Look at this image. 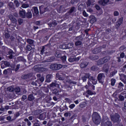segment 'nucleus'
<instances>
[{
	"instance_id": "18",
	"label": "nucleus",
	"mask_w": 126,
	"mask_h": 126,
	"mask_svg": "<svg viewBox=\"0 0 126 126\" xmlns=\"http://www.w3.org/2000/svg\"><path fill=\"white\" fill-rule=\"evenodd\" d=\"M120 80H121L122 82L124 83L125 84H126V75L125 74H122L120 77Z\"/></svg>"
},
{
	"instance_id": "22",
	"label": "nucleus",
	"mask_w": 126,
	"mask_h": 126,
	"mask_svg": "<svg viewBox=\"0 0 126 126\" xmlns=\"http://www.w3.org/2000/svg\"><path fill=\"white\" fill-rule=\"evenodd\" d=\"M31 74L29 73L27 74H24L22 76L21 78L22 79H28V78H31Z\"/></svg>"
},
{
	"instance_id": "21",
	"label": "nucleus",
	"mask_w": 126,
	"mask_h": 126,
	"mask_svg": "<svg viewBox=\"0 0 126 126\" xmlns=\"http://www.w3.org/2000/svg\"><path fill=\"white\" fill-rule=\"evenodd\" d=\"M46 118H47V115H46V113H43L39 115L38 119H39V120L44 121Z\"/></svg>"
},
{
	"instance_id": "3",
	"label": "nucleus",
	"mask_w": 126,
	"mask_h": 126,
	"mask_svg": "<svg viewBox=\"0 0 126 126\" xmlns=\"http://www.w3.org/2000/svg\"><path fill=\"white\" fill-rule=\"evenodd\" d=\"M63 65L62 64L53 63L50 65V68L52 70H59L63 68Z\"/></svg>"
},
{
	"instance_id": "60",
	"label": "nucleus",
	"mask_w": 126,
	"mask_h": 126,
	"mask_svg": "<svg viewBox=\"0 0 126 126\" xmlns=\"http://www.w3.org/2000/svg\"><path fill=\"white\" fill-rule=\"evenodd\" d=\"M33 126H40V124H39V121L36 120V122L34 123Z\"/></svg>"
},
{
	"instance_id": "55",
	"label": "nucleus",
	"mask_w": 126,
	"mask_h": 126,
	"mask_svg": "<svg viewBox=\"0 0 126 126\" xmlns=\"http://www.w3.org/2000/svg\"><path fill=\"white\" fill-rule=\"evenodd\" d=\"M114 16H119L120 15V13H119V11H115L113 13Z\"/></svg>"
},
{
	"instance_id": "58",
	"label": "nucleus",
	"mask_w": 126,
	"mask_h": 126,
	"mask_svg": "<svg viewBox=\"0 0 126 126\" xmlns=\"http://www.w3.org/2000/svg\"><path fill=\"white\" fill-rule=\"evenodd\" d=\"M83 15L85 17H87L88 16V14H87V13L86 12V11L85 10H84L83 11Z\"/></svg>"
},
{
	"instance_id": "10",
	"label": "nucleus",
	"mask_w": 126,
	"mask_h": 126,
	"mask_svg": "<svg viewBox=\"0 0 126 126\" xmlns=\"http://www.w3.org/2000/svg\"><path fill=\"white\" fill-rule=\"evenodd\" d=\"M10 65V63L7 61H3L2 63L0 64L1 68H5L7 66H9Z\"/></svg>"
},
{
	"instance_id": "33",
	"label": "nucleus",
	"mask_w": 126,
	"mask_h": 126,
	"mask_svg": "<svg viewBox=\"0 0 126 126\" xmlns=\"http://www.w3.org/2000/svg\"><path fill=\"white\" fill-rule=\"evenodd\" d=\"M27 42L29 45H31V46H33V45H34V40L33 39H28Z\"/></svg>"
},
{
	"instance_id": "50",
	"label": "nucleus",
	"mask_w": 126,
	"mask_h": 126,
	"mask_svg": "<svg viewBox=\"0 0 126 126\" xmlns=\"http://www.w3.org/2000/svg\"><path fill=\"white\" fill-rule=\"evenodd\" d=\"M61 59L62 60L63 63H64V62L66 61V56L64 55L63 56H62Z\"/></svg>"
},
{
	"instance_id": "19",
	"label": "nucleus",
	"mask_w": 126,
	"mask_h": 126,
	"mask_svg": "<svg viewBox=\"0 0 126 126\" xmlns=\"http://www.w3.org/2000/svg\"><path fill=\"white\" fill-rule=\"evenodd\" d=\"M33 54H34V50H31V51L30 52L29 54L28 55V59L29 61L32 60L33 58Z\"/></svg>"
},
{
	"instance_id": "28",
	"label": "nucleus",
	"mask_w": 126,
	"mask_h": 126,
	"mask_svg": "<svg viewBox=\"0 0 126 126\" xmlns=\"http://www.w3.org/2000/svg\"><path fill=\"white\" fill-rule=\"evenodd\" d=\"M58 24L57 23V22L55 21H52L50 22L49 24L48 25L49 27H55Z\"/></svg>"
},
{
	"instance_id": "43",
	"label": "nucleus",
	"mask_w": 126,
	"mask_h": 126,
	"mask_svg": "<svg viewBox=\"0 0 126 126\" xmlns=\"http://www.w3.org/2000/svg\"><path fill=\"white\" fill-rule=\"evenodd\" d=\"M13 51H9V55H10V56H8L9 59H11L13 58Z\"/></svg>"
},
{
	"instance_id": "31",
	"label": "nucleus",
	"mask_w": 126,
	"mask_h": 126,
	"mask_svg": "<svg viewBox=\"0 0 126 126\" xmlns=\"http://www.w3.org/2000/svg\"><path fill=\"white\" fill-rule=\"evenodd\" d=\"M84 7H85V4H80L78 7V10H80V11H81L84 9Z\"/></svg>"
},
{
	"instance_id": "46",
	"label": "nucleus",
	"mask_w": 126,
	"mask_h": 126,
	"mask_svg": "<svg viewBox=\"0 0 126 126\" xmlns=\"http://www.w3.org/2000/svg\"><path fill=\"white\" fill-rule=\"evenodd\" d=\"M19 68H20V64H17L16 67L15 68L14 70L15 72H17V71H18L19 70Z\"/></svg>"
},
{
	"instance_id": "11",
	"label": "nucleus",
	"mask_w": 126,
	"mask_h": 126,
	"mask_svg": "<svg viewBox=\"0 0 126 126\" xmlns=\"http://www.w3.org/2000/svg\"><path fill=\"white\" fill-rule=\"evenodd\" d=\"M90 74H89V73H86L85 74V75L81 77V79L83 81V82H85L86 81H87V78L89 80L90 79Z\"/></svg>"
},
{
	"instance_id": "30",
	"label": "nucleus",
	"mask_w": 126,
	"mask_h": 126,
	"mask_svg": "<svg viewBox=\"0 0 126 126\" xmlns=\"http://www.w3.org/2000/svg\"><path fill=\"white\" fill-rule=\"evenodd\" d=\"M24 122H26L27 126H31L32 125V123H31V122L29 121V120L28 118H25L24 119Z\"/></svg>"
},
{
	"instance_id": "7",
	"label": "nucleus",
	"mask_w": 126,
	"mask_h": 126,
	"mask_svg": "<svg viewBox=\"0 0 126 126\" xmlns=\"http://www.w3.org/2000/svg\"><path fill=\"white\" fill-rule=\"evenodd\" d=\"M33 68L34 71L37 72H42L44 70V67L42 66V64H38L34 65Z\"/></svg>"
},
{
	"instance_id": "64",
	"label": "nucleus",
	"mask_w": 126,
	"mask_h": 126,
	"mask_svg": "<svg viewBox=\"0 0 126 126\" xmlns=\"http://www.w3.org/2000/svg\"><path fill=\"white\" fill-rule=\"evenodd\" d=\"M74 107H75V104H71L69 106V108H70V109H73Z\"/></svg>"
},
{
	"instance_id": "52",
	"label": "nucleus",
	"mask_w": 126,
	"mask_h": 126,
	"mask_svg": "<svg viewBox=\"0 0 126 126\" xmlns=\"http://www.w3.org/2000/svg\"><path fill=\"white\" fill-rule=\"evenodd\" d=\"M55 61V57L52 56L48 58V62H54Z\"/></svg>"
},
{
	"instance_id": "36",
	"label": "nucleus",
	"mask_w": 126,
	"mask_h": 126,
	"mask_svg": "<svg viewBox=\"0 0 126 126\" xmlns=\"http://www.w3.org/2000/svg\"><path fill=\"white\" fill-rule=\"evenodd\" d=\"M25 17L27 18H32V13L31 12H28L26 13Z\"/></svg>"
},
{
	"instance_id": "2",
	"label": "nucleus",
	"mask_w": 126,
	"mask_h": 126,
	"mask_svg": "<svg viewBox=\"0 0 126 126\" xmlns=\"http://www.w3.org/2000/svg\"><path fill=\"white\" fill-rule=\"evenodd\" d=\"M110 120L114 124H120L121 123V116L118 113L110 115Z\"/></svg>"
},
{
	"instance_id": "6",
	"label": "nucleus",
	"mask_w": 126,
	"mask_h": 126,
	"mask_svg": "<svg viewBox=\"0 0 126 126\" xmlns=\"http://www.w3.org/2000/svg\"><path fill=\"white\" fill-rule=\"evenodd\" d=\"M108 62H109L108 57H105L98 60L97 61V63L98 65H102V64H104V63H108Z\"/></svg>"
},
{
	"instance_id": "27",
	"label": "nucleus",
	"mask_w": 126,
	"mask_h": 126,
	"mask_svg": "<svg viewBox=\"0 0 126 126\" xmlns=\"http://www.w3.org/2000/svg\"><path fill=\"white\" fill-rule=\"evenodd\" d=\"M9 18L10 20L13 22V23H14L15 24H16L17 23V20L13 16H10Z\"/></svg>"
},
{
	"instance_id": "42",
	"label": "nucleus",
	"mask_w": 126,
	"mask_h": 126,
	"mask_svg": "<svg viewBox=\"0 0 126 126\" xmlns=\"http://www.w3.org/2000/svg\"><path fill=\"white\" fill-rule=\"evenodd\" d=\"M118 98L119 101H124L125 100V96H123L122 94H119Z\"/></svg>"
},
{
	"instance_id": "37",
	"label": "nucleus",
	"mask_w": 126,
	"mask_h": 126,
	"mask_svg": "<svg viewBox=\"0 0 126 126\" xmlns=\"http://www.w3.org/2000/svg\"><path fill=\"white\" fill-rule=\"evenodd\" d=\"M28 100H29V101H33V100H34V95H33V94L29 95Z\"/></svg>"
},
{
	"instance_id": "41",
	"label": "nucleus",
	"mask_w": 126,
	"mask_h": 126,
	"mask_svg": "<svg viewBox=\"0 0 126 126\" xmlns=\"http://www.w3.org/2000/svg\"><path fill=\"white\" fill-rule=\"evenodd\" d=\"M115 84H116L115 79L112 78L111 79V86H115Z\"/></svg>"
},
{
	"instance_id": "9",
	"label": "nucleus",
	"mask_w": 126,
	"mask_h": 126,
	"mask_svg": "<svg viewBox=\"0 0 126 126\" xmlns=\"http://www.w3.org/2000/svg\"><path fill=\"white\" fill-rule=\"evenodd\" d=\"M56 78L59 80H64V74L59 72L56 74Z\"/></svg>"
},
{
	"instance_id": "15",
	"label": "nucleus",
	"mask_w": 126,
	"mask_h": 126,
	"mask_svg": "<svg viewBox=\"0 0 126 126\" xmlns=\"http://www.w3.org/2000/svg\"><path fill=\"white\" fill-rule=\"evenodd\" d=\"M19 15L22 18H25L26 11L24 9H22V10H20L19 11Z\"/></svg>"
},
{
	"instance_id": "56",
	"label": "nucleus",
	"mask_w": 126,
	"mask_h": 126,
	"mask_svg": "<svg viewBox=\"0 0 126 126\" xmlns=\"http://www.w3.org/2000/svg\"><path fill=\"white\" fill-rule=\"evenodd\" d=\"M19 116H20V113L19 112H16L14 114V118H18V117H19Z\"/></svg>"
},
{
	"instance_id": "25",
	"label": "nucleus",
	"mask_w": 126,
	"mask_h": 126,
	"mask_svg": "<svg viewBox=\"0 0 126 126\" xmlns=\"http://www.w3.org/2000/svg\"><path fill=\"white\" fill-rule=\"evenodd\" d=\"M118 90L121 92V91H123L124 88V84L122 82H120L118 84Z\"/></svg>"
},
{
	"instance_id": "32",
	"label": "nucleus",
	"mask_w": 126,
	"mask_h": 126,
	"mask_svg": "<svg viewBox=\"0 0 126 126\" xmlns=\"http://www.w3.org/2000/svg\"><path fill=\"white\" fill-rule=\"evenodd\" d=\"M91 70L93 71H98V70H99V67L97 66L93 65L91 67Z\"/></svg>"
},
{
	"instance_id": "51",
	"label": "nucleus",
	"mask_w": 126,
	"mask_h": 126,
	"mask_svg": "<svg viewBox=\"0 0 126 126\" xmlns=\"http://www.w3.org/2000/svg\"><path fill=\"white\" fill-rule=\"evenodd\" d=\"M87 93L88 94V95H94V93H93V92H92L90 90H88V91H87Z\"/></svg>"
},
{
	"instance_id": "14",
	"label": "nucleus",
	"mask_w": 126,
	"mask_h": 126,
	"mask_svg": "<svg viewBox=\"0 0 126 126\" xmlns=\"http://www.w3.org/2000/svg\"><path fill=\"white\" fill-rule=\"evenodd\" d=\"M109 64H105L102 67V70L104 71L105 73H108L109 72Z\"/></svg>"
},
{
	"instance_id": "39",
	"label": "nucleus",
	"mask_w": 126,
	"mask_h": 126,
	"mask_svg": "<svg viewBox=\"0 0 126 126\" xmlns=\"http://www.w3.org/2000/svg\"><path fill=\"white\" fill-rule=\"evenodd\" d=\"M96 21V18L94 16H93V17L91 19L90 22L92 24H93V23H95Z\"/></svg>"
},
{
	"instance_id": "61",
	"label": "nucleus",
	"mask_w": 126,
	"mask_h": 126,
	"mask_svg": "<svg viewBox=\"0 0 126 126\" xmlns=\"http://www.w3.org/2000/svg\"><path fill=\"white\" fill-rule=\"evenodd\" d=\"M126 49V46L123 45L121 46L119 48L120 51H124Z\"/></svg>"
},
{
	"instance_id": "44",
	"label": "nucleus",
	"mask_w": 126,
	"mask_h": 126,
	"mask_svg": "<svg viewBox=\"0 0 126 126\" xmlns=\"http://www.w3.org/2000/svg\"><path fill=\"white\" fill-rule=\"evenodd\" d=\"M56 117H57V114L53 112L50 114L49 118L50 119H54V118H56Z\"/></svg>"
},
{
	"instance_id": "24",
	"label": "nucleus",
	"mask_w": 126,
	"mask_h": 126,
	"mask_svg": "<svg viewBox=\"0 0 126 126\" xmlns=\"http://www.w3.org/2000/svg\"><path fill=\"white\" fill-rule=\"evenodd\" d=\"M32 13L33 15H37V14H39V10L38 9L37 7H33V11H32Z\"/></svg>"
},
{
	"instance_id": "53",
	"label": "nucleus",
	"mask_w": 126,
	"mask_h": 126,
	"mask_svg": "<svg viewBox=\"0 0 126 126\" xmlns=\"http://www.w3.org/2000/svg\"><path fill=\"white\" fill-rule=\"evenodd\" d=\"M18 22L19 25H21L22 23H23V19L22 18H20L18 19Z\"/></svg>"
},
{
	"instance_id": "26",
	"label": "nucleus",
	"mask_w": 126,
	"mask_h": 126,
	"mask_svg": "<svg viewBox=\"0 0 126 126\" xmlns=\"http://www.w3.org/2000/svg\"><path fill=\"white\" fill-rule=\"evenodd\" d=\"M75 9V7L74 6L71 7L69 9V10L66 13V14H68L69 15H70L71 13L74 12Z\"/></svg>"
},
{
	"instance_id": "34",
	"label": "nucleus",
	"mask_w": 126,
	"mask_h": 126,
	"mask_svg": "<svg viewBox=\"0 0 126 126\" xmlns=\"http://www.w3.org/2000/svg\"><path fill=\"white\" fill-rule=\"evenodd\" d=\"M44 80H45L44 77H41L39 80L36 81V82L38 83L39 84H41V83H43V82H44Z\"/></svg>"
},
{
	"instance_id": "62",
	"label": "nucleus",
	"mask_w": 126,
	"mask_h": 126,
	"mask_svg": "<svg viewBox=\"0 0 126 126\" xmlns=\"http://www.w3.org/2000/svg\"><path fill=\"white\" fill-rule=\"evenodd\" d=\"M68 61L70 63H73V62H75V58H69Z\"/></svg>"
},
{
	"instance_id": "38",
	"label": "nucleus",
	"mask_w": 126,
	"mask_h": 126,
	"mask_svg": "<svg viewBox=\"0 0 126 126\" xmlns=\"http://www.w3.org/2000/svg\"><path fill=\"white\" fill-rule=\"evenodd\" d=\"M104 126H113V124H112V122L107 121L104 123Z\"/></svg>"
},
{
	"instance_id": "12",
	"label": "nucleus",
	"mask_w": 126,
	"mask_h": 126,
	"mask_svg": "<svg viewBox=\"0 0 126 126\" xmlns=\"http://www.w3.org/2000/svg\"><path fill=\"white\" fill-rule=\"evenodd\" d=\"M89 81H91L92 83L94 84V85H96L98 82V80L96 79L95 77H93L92 76H90Z\"/></svg>"
},
{
	"instance_id": "16",
	"label": "nucleus",
	"mask_w": 126,
	"mask_h": 126,
	"mask_svg": "<svg viewBox=\"0 0 126 126\" xmlns=\"http://www.w3.org/2000/svg\"><path fill=\"white\" fill-rule=\"evenodd\" d=\"M61 91L60 90L59 88H55L52 91V93L55 95H60V93H61Z\"/></svg>"
},
{
	"instance_id": "59",
	"label": "nucleus",
	"mask_w": 126,
	"mask_h": 126,
	"mask_svg": "<svg viewBox=\"0 0 126 126\" xmlns=\"http://www.w3.org/2000/svg\"><path fill=\"white\" fill-rule=\"evenodd\" d=\"M119 58H121V59H124V58H125V53L122 52L120 55Z\"/></svg>"
},
{
	"instance_id": "40",
	"label": "nucleus",
	"mask_w": 126,
	"mask_h": 126,
	"mask_svg": "<svg viewBox=\"0 0 126 126\" xmlns=\"http://www.w3.org/2000/svg\"><path fill=\"white\" fill-rule=\"evenodd\" d=\"M60 49H63V50H65L67 49V45L65 44H63L62 45L60 46Z\"/></svg>"
},
{
	"instance_id": "23",
	"label": "nucleus",
	"mask_w": 126,
	"mask_h": 126,
	"mask_svg": "<svg viewBox=\"0 0 126 126\" xmlns=\"http://www.w3.org/2000/svg\"><path fill=\"white\" fill-rule=\"evenodd\" d=\"M32 45H27L26 47V53H27V51H30L31 52V51H34V50H33L34 48H32V46H31Z\"/></svg>"
},
{
	"instance_id": "29",
	"label": "nucleus",
	"mask_w": 126,
	"mask_h": 126,
	"mask_svg": "<svg viewBox=\"0 0 126 126\" xmlns=\"http://www.w3.org/2000/svg\"><path fill=\"white\" fill-rule=\"evenodd\" d=\"M51 79H52V75H51L50 74L47 75H46V79L45 81L46 82L50 83L51 81Z\"/></svg>"
},
{
	"instance_id": "54",
	"label": "nucleus",
	"mask_w": 126,
	"mask_h": 126,
	"mask_svg": "<svg viewBox=\"0 0 126 126\" xmlns=\"http://www.w3.org/2000/svg\"><path fill=\"white\" fill-rule=\"evenodd\" d=\"M93 1V0H88L87 2V6H90Z\"/></svg>"
},
{
	"instance_id": "57",
	"label": "nucleus",
	"mask_w": 126,
	"mask_h": 126,
	"mask_svg": "<svg viewBox=\"0 0 126 126\" xmlns=\"http://www.w3.org/2000/svg\"><path fill=\"white\" fill-rule=\"evenodd\" d=\"M7 89L9 92H13L14 91V89L12 87H9Z\"/></svg>"
},
{
	"instance_id": "17",
	"label": "nucleus",
	"mask_w": 126,
	"mask_h": 126,
	"mask_svg": "<svg viewBox=\"0 0 126 126\" xmlns=\"http://www.w3.org/2000/svg\"><path fill=\"white\" fill-rule=\"evenodd\" d=\"M109 1H110L109 0H100L98 2L99 4L104 6L106 5V4H107Z\"/></svg>"
},
{
	"instance_id": "5",
	"label": "nucleus",
	"mask_w": 126,
	"mask_h": 126,
	"mask_svg": "<svg viewBox=\"0 0 126 126\" xmlns=\"http://www.w3.org/2000/svg\"><path fill=\"white\" fill-rule=\"evenodd\" d=\"M106 76H105V74L103 73H100L97 75V80L99 83H101V84H104V80H105V78Z\"/></svg>"
},
{
	"instance_id": "63",
	"label": "nucleus",
	"mask_w": 126,
	"mask_h": 126,
	"mask_svg": "<svg viewBox=\"0 0 126 126\" xmlns=\"http://www.w3.org/2000/svg\"><path fill=\"white\" fill-rule=\"evenodd\" d=\"M27 99V96L26 95H23L22 97V101H24Z\"/></svg>"
},
{
	"instance_id": "20",
	"label": "nucleus",
	"mask_w": 126,
	"mask_h": 126,
	"mask_svg": "<svg viewBox=\"0 0 126 126\" xmlns=\"http://www.w3.org/2000/svg\"><path fill=\"white\" fill-rule=\"evenodd\" d=\"M101 50L100 49V48L96 47L94 50H92V52L93 54H98V53H100Z\"/></svg>"
},
{
	"instance_id": "47",
	"label": "nucleus",
	"mask_w": 126,
	"mask_h": 126,
	"mask_svg": "<svg viewBox=\"0 0 126 126\" xmlns=\"http://www.w3.org/2000/svg\"><path fill=\"white\" fill-rule=\"evenodd\" d=\"M14 90L16 93H19V92L21 91L20 87H17L15 88Z\"/></svg>"
},
{
	"instance_id": "8",
	"label": "nucleus",
	"mask_w": 126,
	"mask_h": 126,
	"mask_svg": "<svg viewBox=\"0 0 126 126\" xmlns=\"http://www.w3.org/2000/svg\"><path fill=\"white\" fill-rule=\"evenodd\" d=\"M124 21V17H122L121 18H119L118 21H117L115 27L116 30H119V28L122 24H123V22Z\"/></svg>"
},
{
	"instance_id": "1",
	"label": "nucleus",
	"mask_w": 126,
	"mask_h": 126,
	"mask_svg": "<svg viewBox=\"0 0 126 126\" xmlns=\"http://www.w3.org/2000/svg\"><path fill=\"white\" fill-rule=\"evenodd\" d=\"M92 119L95 125H99L101 122V117L97 112H94L92 115Z\"/></svg>"
},
{
	"instance_id": "13",
	"label": "nucleus",
	"mask_w": 126,
	"mask_h": 126,
	"mask_svg": "<svg viewBox=\"0 0 126 126\" xmlns=\"http://www.w3.org/2000/svg\"><path fill=\"white\" fill-rule=\"evenodd\" d=\"M89 63L84 61H83L80 64V66L81 68H84V67H86L89 64Z\"/></svg>"
},
{
	"instance_id": "49",
	"label": "nucleus",
	"mask_w": 126,
	"mask_h": 126,
	"mask_svg": "<svg viewBox=\"0 0 126 126\" xmlns=\"http://www.w3.org/2000/svg\"><path fill=\"white\" fill-rule=\"evenodd\" d=\"M82 44V42L80 40H77L75 42V46H80Z\"/></svg>"
},
{
	"instance_id": "45",
	"label": "nucleus",
	"mask_w": 126,
	"mask_h": 126,
	"mask_svg": "<svg viewBox=\"0 0 126 126\" xmlns=\"http://www.w3.org/2000/svg\"><path fill=\"white\" fill-rule=\"evenodd\" d=\"M10 68H7V69H4V71H3V74L6 75L7 73H8V72H9V71H10Z\"/></svg>"
},
{
	"instance_id": "35",
	"label": "nucleus",
	"mask_w": 126,
	"mask_h": 126,
	"mask_svg": "<svg viewBox=\"0 0 126 126\" xmlns=\"http://www.w3.org/2000/svg\"><path fill=\"white\" fill-rule=\"evenodd\" d=\"M17 60L19 62H23L24 63H25V62H26V60H25V59H24V57L22 56H20L18 57Z\"/></svg>"
},
{
	"instance_id": "4",
	"label": "nucleus",
	"mask_w": 126,
	"mask_h": 126,
	"mask_svg": "<svg viewBox=\"0 0 126 126\" xmlns=\"http://www.w3.org/2000/svg\"><path fill=\"white\" fill-rule=\"evenodd\" d=\"M49 47H50V44H47V45L43 46L40 51V54L41 55H43V56H44V57L51 56V53H50V52H47V51L45 52V50L46 49V48H49Z\"/></svg>"
},
{
	"instance_id": "48",
	"label": "nucleus",
	"mask_w": 126,
	"mask_h": 126,
	"mask_svg": "<svg viewBox=\"0 0 126 126\" xmlns=\"http://www.w3.org/2000/svg\"><path fill=\"white\" fill-rule=\"evenodd\" d=\"M55 57H56V58H60V59H61L62 58V54L61 53H59L56 52V54H55Z\"/></svg>"
}]
</instances>
